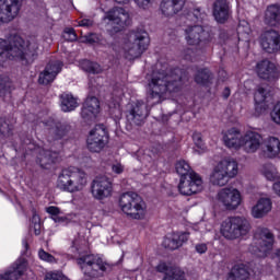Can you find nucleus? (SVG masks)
Instances as JSON below:
<instances>
[{
	"instance_id": "1",
	"label": "nucleus",
	"mask_w": 280,
	"mask_h": 280,
	"mask_svg": "<svg viewBox=\"0 0 280 280\" xmlns=\"http://www.w3.org/2000/svg\"><path fill=\"white\" fill-rule=\"evenodd\" d=\"M38 50V43L26 42L19 35H11L8 40L0 38V67L9 60H16L22 65L34 62Z\"/></svg>"
},
{
	"instance_id": "2",
	"label": "nucleus",
	"mask_w": 280,
	"mask_h": 280,
	"mask_svg": "<svg viewBox=\"0 0 280 280\" xmlns=\"http://www.w3.org/2000/svg\"><path fill=\"white\" fill-rule=\"evenodd\" d=\"M179 73V69H175L172 74H165V72L153 73V77L148 84V91L150 97L156 100L155 104L161 102L163 97H167V95L180 91V82L183 78L178 75Z\"/></svg>"
},
{
	"instance_id": "3",
	"label": "nucleus",
	"mask_w": 280,
	"mask_h": 280,
	"mask_svg": "<svg viewBox=\"0 0 280 280\" xmlns=\"http://www.w3.org/2000/svg\"><path fill=\"white\" fill-rule=\"evenodd\" d=\"M89 185V176L78 167L70 166L61 171L57 179V187L68 194H78Z\"/></svg>"
},
{
	"instance_id": "4",
	"label": "nucleus",
	"mask_w": 280,
	"mask_h": 280,
	"mask_svg": "<svg viewBox=\"0 0 280 280\" xmlns=\"http://www.w3.org/2000/svg\"><path fill=\"white\" fill-rule=\"evenodd\" d=\"M238 174L240 163L233 158H222L214 164L210 173V183L217 187H224Z\"/></svg>"
},
{
	"instance_id": "5",
	"label": "nucleus",
	"mask_w": 280,
	"mask_h": 280,
	"mask_svg": "<svg viewBox=\"0 0 280 280\" xmlns=\"http://www.w3.org/2000/svg\"><path fill=\"white\" fill-rule=\"evenodd\" d=\"M118 207L132 220H144L148 215V205L137 192H124L118 200Z\"/></svg>"
},
{
	"instance_id": "6",
	"label": "nucleus",
	"mask_w": 280,
	"mask_h": 280,
	"mask_svg": "<svg viewBox=\"0 0 280 280\" xmlns=\"http://www.w3.org/2000/svg\"><path fill=\"white\" fill-rule=\"evenodd\" d=\"M150 45V37L145 31H132L127 35L122 45V51L127 60L139 58Z\"/></svg>"
},
{
	"instance_id": "7",
	"label": "nucleus",
	"mask_w": 280,
	"mask_h": 280,
	"mask_svg": "<svg viewBox=\"0 0 280 280\" xmlns=\"http://www.w3.org/2000/svg\"><path fill=\"white\" fill-rule=\"evenodd\" d=\"M250 232V222L245 217H230L221 223L220 233L225 240H240Z\"/></svg>"
},
{
	"instance_id": "8",
	"label": "nucleus",
	"mask_w": 280,
	"mask_h": 280,
	"mask_svg": "<svg viewBox=\"0 0 280 280\" xmlns=\"http://www.w3.org/2000/svg\"><path fill=\"white\" fill-rule=\"evenodd\" d=\"M220 207H223L226 211H237L242 207L244 198L242 191L235 187H225L218 191L215 197Z\"/></svg>"
},
{
	"instance_id": "9",
	"label": "nucleus",
	"mask_w": 280,
	"mask_h": 280,
	"mask_svg": "<svg viewBox=\"0 0 280 280\" xmlns=\"http://www.w3.org/2000/svg\"><path fill=\"white\" fill-rule=\"evenodd\" d=\"M255 238H258L256 243L258 247H252L250 253L256 257H267L268 253L272 250V244H275V236L270 233V230L266 228H259L255 234Z\"/></svg>"
},
{
	"instance_id": "10",
	"label": "nucleus",
	"mask_w": 280,
	"mask_h": 280,
	"mask_svg": "<svg viewBox=\"0 0 280 280\" xmlns=\"http://www.w3.org/2000/svg\"><path fill=\"white\" fill-rule=\"evenodd\" d=\"M108 144V132L104 126L98 125L92 129L86 139L90 152H102Z\"/></svg>"
},
{
	"instance_id": "11",
	"label": "nucleus",
	"mask_w": 280,
	"mask_h": 280,
	"mask_svg": "<svg viewBox=\"0 0 280 280\" xmlns=\"http://www.w3.org/2000/svg\"><path fill=\"white\" fill-rule=\"evenodd\" d=\"M91 194L95 200H106L113 196V182L106 176H97L91 184Z\"/></svg>"
},
{
	"instance_id": "12",
	"label": "nucleus",
	"mask_w": 280,
	"mask_h": 280,
	"mask_svg": "<svg viewBox=\"0 0 280 280\" xmlns=\"http://www.w3.org/2000/svg\"><path fill=\"white\" fill-rule=\"evenodd\" d=\"M178 190L183 196H192L202 191V177L196 172L189 173L186 177H180Z\"/></svg>"
},
{
	"instance_id": "13",
	"label": "nucleus",
	"mask_w": 280,
	"mask_h": 280,
	"mask_svg": "<svg viewBox=\"0 0 280 280\" xmlns=\"http://www.w3.org/2000/svg\"><path fill=\"white\" fill-rule=\"evenodd\" d=\"M78 264L84 272V275H90V277H95L97 273L95 272H104L106 271V262L100 258V256L95 255H86L78 259Z\"/></svg>"
},
{
	"instance_id": "14",
	"label": "nucleus",
	"mask_w": 280,
	"mask_h": 280,
	"mask_svg": "<svg viewBox=\"0 0 280 280\" xmlns=\"http://www.w3.org/2000/svg\"><path fill=\"white\" fill-rule=\"evenodd\" d=\"M104 21H108L114 32H119L126 25H130V14L122 8L116 7L105 15Z\"/></svg>"
},
{
	"instance_id": "15",
	"label": "nucleus",
	"mask_w": 280,
	"mask_h": 280,
	"mask_svg": "<svg viewBox=\"0 0 280 280\" xmlns=\"http://www.w3.org/2000/svg\"><path fill=\"white\" fill-rule=\"evenodd\" d=\"M23 0H0V23H10L19 16Z\"/></svg>"
},
{
	"instance_id": "16",
	"label": "nucleus",
	"mask_w": 280,
	"mask_h": 280,
	"mask_svg": "<svg viewBox=\"0 0 280 280\" xmlns=\"http://www.w3.org/2000/svg\"><path fill=\"white\" fill-rule=\"evenodd\" d=\"M264 145V137L255 130H247L243 135V150L246 154H255Z\"/></svg>"
},
{
	"instance_id": "17",
	"label": "nucleus",
	"mask_w": 280,
	"mask_h": 280,
	"mask_svg": "<svg viewBox=\"0 0 280 280\" xmlns=\"http://www.w3.org/2000/svg\"><path fill=\"white\" fill-rule=\"evenodd\" d=\"M187 25L188 27L185 30V40L187 45L195 47L200 45V43H205V40H209V33H207L202 26H191L189 22H187Z\"/></svg>"
},
{
	"instance_id": "18",
	"label": "nucleus",
	"mask_w": 280,
	"mask_h": 280,
	"mask_svg": "<svg viewBox=\"0 0 280 280\" xmlns=\"http://www.w3.org/2000/svg\"><path fill=\"white\" fill-rule=\"evenodd\" d=\"M255 102V110L254 117H261V115H266L268 113V108H270V94L268 90L264 88H258L254 94Z\"/></svg>"
},
{
	"instance_id": "19",
	"label": "nucleus",
	"mask_w": 280,
	"mask_h": 280,
	"mask_svg": "<svg viewBox=\"0 0 280 280\" xmlns=\"http://www.w3.org/2000/svg\"><path fill=\"white\" fill-rule=\"evenodd\" d=\"M27 272V260L19 258L4 272H0V280H19Z\"/></svg>"
},
{
	"instance_id": "20",
	"label": "nucleus",
	"mask_w": 280,
	"mask_h": 280,
	"mask_svg": "<svg viewBox=\"0 0 280 280\" xmlns=\"http://www.w3.org/2000/svg\"><path fill=\"white\" fill-rule=\"evenodd\" d=\"M260 46L267 54H275L280 49V35L277 31H265L260 36Z\"/></svg>"
},
{
	"instance_id": "21",
	"label": "nucleus",
	"mask_w": 280,
	"mask_h": 280,
	"mask_svg": "<svg viewBox=\"0 0 280 280\" xmlns=\"http://www.w3.org/2000/svg\"><path fill=\"white\" fill-rule=\"evenodd\" d=\"M129 112L127 114L128 121H132L136 126H141V122L148 117V109L143 102L138 101L128 105Z\"/></svg>"
},
{
	"instance_id": "22",
	"label": "nucleus",
	"mask_w": 280,
	"mask_h": 280,
	"mask_svg": "<svg viewBox=\"0 0 280 280\" xmlns=\"http://www.w3.org/2000/svg\"><path fill=\"white\" fill-rule=\"evenodd\" d=\"M256 73L261 80H277L279 78V69L270 60L259 61L256 65Z\"/></svg>"
},
{
	"instance_id": "23",
	"label": "nucleus",
	"mask_w": 280,
	"mask_h": 280,
	"mask_svg": "<svg viewBox=\"0 0 280 280\" xmlns=\"http://www.w3.org/2000/svg\"><path fill=\"white\" fill-rule=\"evenodd\" d=\"M62 71V62L51 61L43 72H40L38 82L39 84H51L56 80V75Z\"/></svg>"
},
{
	"instance_id": "24",
	"label": "nucleus",
	"mask_w": 280,
	"mask_h": 280,
	"mask_svg": "<svg viewBox=\"0 0 280 280\" xmlns=\"http://www.w3.org/2000/svg\"><path fill=\"white\" fill-rule=\"evenodd\" d=\"M100 115V100L95 96L88 97L81 110V117L85 121L93 120Z\"/></svg>"
},
{
	"instance_id": "25",
	"label": "nucleus",
	"mask_w": 280,
	"mask_h": 280,
	"mask_svg": "<svg viewBox=\"0 0 280 280\" xmlns=\"http://www.w3.org/2000/svg\"><path fill=\"white\" fill-rule=\"evenodd\" d=\"M223 142L230 150H240L244 143V136L238 129L232 128L223 133Z\"/></svg>"
},
{
	"instance_id": "26",
	"label": "nucleus",
	"mask_w": 280,
	"mask_h": 280,
	"mask_svg": "<svg viewBox=\"0 0 280 280\" xmlns=\"http://www.w3.org/2000/svg\"><path fill=\"white\" fill-rule=\"evenodd\" d=\"M35 154L37 155V163L44 170H50L51 165L58 161V153L51 151H45V149L35 148Z\"/></svg>"
},
{
	"instance_id": "27",
	"label": "nucleus",
	"mask_w": 280,
	"mask_h": 280,
	"mask_svg": "<svg viewBox=\"0 0 280 280\" xmlns=\"http://www.w3.org/2000/svg\"><path fill=\"white\" fill-rule=\"evenodd\" d=\"M262 152L267 159H277V155L280 154V140L277 137H268L262 139Z\"/></svg>"
},
{
	"instance_id": "28",
	"label": "nucleus",
	"mask_w": 280,
	"mask_h": 280,
	"mask_svg": "<svg viewBox=\"0 0 280 280\" xmlns=\"http://www.w3.org/2000/svg\"><path fill=\"white\" fill-rule=\"evenodd\" d=\"M213 16L218 23H224L229 21L231 16V8L226 0H217L213 4Z\"/></svg>"
},
{
	"instance_id": "29",
	"label": "nucleus",
	"mask_w": 280,
	"mask_h": 280,
	"mask_svg": "<svg viewBox=\"0 0 280 280\" xmlns=\"http://www.w3.org/2000/svg\"><path fill=\"white\" fill-rule=\"evenodd\" d=\"M272 211V201L269 198H260L255 206L252 207V215L256 220L265 218Z\"/></svg>"
},
{
	"instance_id": "30",
	"label": "nucleus",
	"mask_w": 280,
	"mask_h": 280,
	"mask_svg": "<svg viewBox=\"0 0 280 280\" xmlns=\"http://www.w3.org/2000/svg\"><path fill=\"white\" fill-rule=\"evenodd\" d=\"M185 5V0H163L161 3L162 14L165 16H173L183 10Z\"/></svg>"
},
{
	"instance_id": "31",
	"label": "nucleus",
	"mask_w": 280,
	"mask_h": 280,
	"mask_svg": "<svg viewBox=\"0 0 280 280\" xmlns=\"http://www.w3.org/2000/svg\"><path fill=\"white\" fill-rule=\"evenodd\" d=\"M249 278L250 272L248 271V267L244 264H237L232 268L228 280H248Z\"/></svg>"
},
{
	"instance_id": "32",
	"label": "nucleus",
	"mask_w": 280,
	"mask_h": 280,
	"mask_svg": "<svg viewBox=\"0 0 280 280\" xmlns=\"http://www.w3.org/2000/svg\"><path fill=\"white\" fill-rule=\"evenodd\" d=\"M265 22L267 25L275 27L280 24V8L277 4L269 5L265 13Z\"/></svg>"
},
{
	"instance_id": "33",
	"label": "nucleus",
	"mask_w": 280,
	"mask_h": 280,
	"mask_svg": "<svg viewBox=\"0 0 280 280\" xmlns=\"http://www.w3.org/2000/svg\"><path fill=\"white\" fill-rule=\"evenodd\" d=\"M46 212H48L56 224H69L71 222V215H62V211L56 206L47 207Z\"/></svg>"
},
{
	"instance_id": "34",
	"label": "nucleus",
	"mask_w": 280,
	"mask_h": 280,
	"mask_svg": "<svg viewBox=\"0 0 280 280\" xmlns=\"http://www.w3.org/2000/svg\"><path fill=\"white\" fill-rule=\"evenodd\" d=\"M61 110L63 113H71V110H74L78 108V98L73 96V94H61Z\"/></svg>"
},
{
	"instance_id": "35",
	"label": "nucleus",
	"mask_w": 280,
	"mask_h": 280,
	"mask_svg": "<svg viewBox=\"0 0 280 280\" xmlns=\"http://www.w3.org/2000/svg\"><path fill=\"white\" fill-rule=\"evenodd\" d=\"M163 245L170 250H176V248H180V242H178V234L173 233L167 235L164 238Z\"/></svg>"
},
{
	"instance_id": "36",
	"label": "nucleus",
	"mask_w": 280,
	"mask_h": 280,
	"mask_svg": "<svg viewBox=\"0 0 280 280\" xmlns=\"http://www.w3.org/2000/svg\"><path fill=\"white\" fill-rule=\"evenodd\" d=\"M80 67L88 73H100V71H102V67L97 62L89 61L86 59L80 62Z\"/></svg>"
},
{
	"instance_id": "37",
	"label": "nucleus",
	"mask_w": 280,
	"mask_h": 280,
	"mask_svg": "<svg viewBox=\"0 0 280 280\" xmlns=\"http://www.w3.org/2000/svg\"><path fill=\"white\" fill-rule=\"evenodd\" d=\"M175 170L177 174L180 176V178L189 176V174L192 172L191 166H189V163H187L185 160H179L176 163Z\"/></svg>"
},
{
	"instance_id": "38",
	"label": "nucleus",
	"mask_w": 280,
	"mask_h": 280,
	"mask_svg": "<svg viewBox=\"0 0 280 280\" xmlns=\"http://www.w3.org/2000/svg\"><path fill=\"white\" fill-rule=\"evenodd\" d=\"M262 174L267 178V180H277L279 178V173L277 172V167L272 164H267L262 167Z\"/></svg>"
},
{
	"instance_id": "39",
	"label": "nucleus",
	"mask_w": 280,
	"mask_h": 280,
	"mask_svg": "<svg viewBox=\"0 0 280 280\" xmlns=\"http://www.w3.org/2000/svg\"><path fill=\"white\" fill-rule=\"evenodd\" d=\"M195 82L197 84H207L211 82V72L209 69L199 70L195 77Z\"/></svg>"
},
{
	"instance_id": "40",
	"label": "nucleus",
	"mask_w": 280,
	"mask_h": 280,
	"mask_svg": "<svg viewBox=\"0 0 280 280\" xmlns=\"http://www.w3.org/2000/svg\"><path fill=\"white\" fill-rule=\"evenodd\" d=\"M270 119L277 126H280V101H278L270 110Z\"/></svg>"
},
{
	"instance_id": "41",
	"label": "nucleus",
	"mask_w": 280,
	"mask_h": 280,
	"mask_svg": "<svg viewBox=\"0 0 280 280\" xmlns=\"http://www.w3.org/2000/svg\"><path fill=\"white\" fill-rule=\"evenodd\" d=\"M192 139L196 145L195 152L197 154H202V152L207 151V147L205 145V142H202V138L200 137V135L195 133L192 136Z\"/></svg>"
},
{
	"instance_id": "42",
	"label": "nucleus",
	"mask_w": 280,
	"mask_h": 280,
	"mask_svg": "<svg viewBox=\"0 0 280 280\" xmlns=\"http://www.w3.org/2000/svg\"><path fill=\"white\" fill-rule=\"evenodd\" d=\"M30 226L31 231H34L35 235H40V217L36 214V212L33 213Z\"/></svg>"
},
{
	"instance_id": "43",
	"label": "nucleus",
	"mask_w": 280,
	"mask_h": 280,
	"mask_svg": "<svg viewBox=\"0 0 280 280\" xmlns=\"http://www.w3.org/2000/svg\"><path fill=\"white\" fill-rule=\"evenodd\" d=\"M102 40V35L90 33L81 38V43H88L89 45H95V43H100Z\"/></svg>"
},
{
	"instance_id": "44",
	"label": "nucleus",
	"mask_w": 280,
	"mask_h": 280,
	"mask_svg": "<svg viewBox=\"0 0 280 280\" xmlns=\"http://www.w3.org/2000/svg\"><path fill=\"white\" fill-rule=\"evenodd\" d=\"M119 102H121V96L116 98L115 103L109 104V108L113 115L116 117V119H119V117H121V108H120Z\"/></svg>"
},
{
	"instance_id": "45",
	"label": "nucleus",
	"mask_w": 280,
	"mask_h": 280,
	"mask_svg": "<svg viewBox=\"0 0 280 280\" xmlns=\"http://www.w3.org/2000/svg\"><path fill=\"white\" fill-rule=\"evenodd\" d=\"M116 3H129L130 0H115ZM135 3L142 8V10H147V8H150L152 5V0H135Z\"/></svg>"
},
{
	"instance_id": "46",
	"label": "nucleus",
	"mask_w": 280,
	"mask_h": 280,
	"mask_svg": "<svg viewBox=\"0 0 280 280\" xmlns=\"http://www.w3.org/2000/svg\"><path fill=\"white\" fill-rule=\"evenodd\" d=\"M187 21L192 23H198L200 19H202V14L200 13V9H194L192 11L188 12L186 15Z\"/></svg>"
},
{
	"instance_id": "47",
	"label": "nucleus",
	"mask_w": 280,
	"mask_h": 280,
	"mask_svg": "<svg viewBox=\"0 0 280 280\" xmlns=\"http://www.w3.org/2000/svg\"><path fill=\"white\" fill-rule=\"evenodd\" d=\"M62 37L65 40H70L71 43H73V40H78V34H75V30L71 27L65 28Z\"/></svg>"
},
{
	"instance_id": "48",
	"label": "nucleus",
	"mask_w": 280,
	"mask_h": 280,
	"mask_svg": "<svg viewBox=\"0 0 280 280\" xmlns=\"http://www.w3.org/2000/svg\"><path fill=\"white\" fill-rule=\"evenodd\" d=\"M38 257L42 261H46L47 264H56V258L51 254L45 252V249L38 252Z\"/></svg>"
},
{
	"instance_id": "49",
	"label": "nucleus",
	"mask_w": 280,
	"mask_h": 280,
	"mask_svg": "<svg viewBox=\"0 0 280 280\" xmlns=\"http://www.w3.org/2000/svg\"><path fill=\"white\" fill-rule=\"evenodd\" d=\"M9 88H10V79L8 77L0 75V97L1 95H5L8 93Z\"/></svg>"
},
{
	"instance_id": "50",
	"label": "nucleus",
	"mask_w": 280,
	"mask_h": 280,
	"mask_svg": "<svg viewBox=\"0 0 280 280\" xmlns=\"http://www.w3.org/2000/svg\"><path fill=\"white\" fill-rule=\"evenodd\" d=\"M12 132V126H10L4 118L0 117V135H10Z\"/></svg>"
},
{
	"instance_id": "51",
	"label": "nucleus",
	"mask_w": 280,
	"mask_h": 280,
	"mask_svg": "<svg viewBox=\"0 0 280 280\" xmlns=\"http://www.w3.org/2000/svg\"><path fill=\"white\" fill-rule=\"evenodd\" d=\"M45 280H69L62 272H48Z\"/></svg>"
},
{
	"instance_id": "52",
	"label": "nucleus",
	"mask_w": 280,
	"mask_h": 280,
	"mask_svg": "<svg viewBox=\"0 0 280 280\" xmlns=\"http://www.w3.org/2000/svg\"><path fill=\"white\" fill-rule=\"evenodd\" d=\"M125 167L121 165V162H114L112 164V172L114 174H124Z\"/></svg>"
},
{
	"instance_id": "53",
	"label": "nucleus",
	"mask_w": 280,
	"mask_h": 280,
	"mask_svg": "<svg viewBox=\"0 0 280 280\" xmlns=\"http://www.w3.org/2000/svg\"><path fill=\"white\" fill-rule=\"evenodd\" d=\"M175 234H178L177 242L180 243V246H183V244L189 240V233L187 232H176Z\"/></svg>"
},
{
	"instance_id": "54",
	"label": "nucleus",
	"mask_w": 280,
	"mask_h": 280,
	"mask_svg": "<svg viewBox=\"0 0 280 280\" xmlns=\"http://www.w3.org/2000/svg\"><path fill=\"white\" fill-rule=\"evenodd\" d=\"M195 248L197 253H199V255H205V253H207L208 250L207 244L205 243L197 244Z\"/></svg>"
},
{
	"instance_id": "55",
	"label": "nucleus",
	"mask_w": 280,
	"mask_h": 280,
	"mask_svg": "<svg viewBox=\"0 0 280 280\" xmlns=\"http://www.w3.org/2000/svg\"><path fill=\"white\" fill-rule=\"evenodd\" d=\"M79 25L80 27H91V25H93V21L84 19L79 22Z\"/></svg>"
},
{
	"instance_id": "56",
	"label": "nucleus",
	"mask_w": 280,
	"mask_h": 280,
	"mask_svg": "<svg viewBox=\"0 0 280 280\" xmlns=\"http://www.w3.org/2000/svg\"><path fill=\"white\" fill-rule=\"evenodd\" d=\"M244 25H246V26H245V32L248 33V23H247V22H244V21L241 22L240 25H238V28H237V32H238V33L242 32V26H244Z\"/></svg>"
},
{
	"instance_id": "57",
	"label": "nucleus",
	"mask_w": 280,
	"mask_h": 280,
	"mask_svg": "<svg viewBox=\"0 0 280 280\" xmlns=\"http://www.w3.org/2000/svg\"><path fill=\"white\" fill-rule=\"evenodd\" d=\"M275 259H276V261H279V264H280V249H278V250L276 252Z\"/></svg>"
},
{
	"instance_id": "58",
	"label": "nucleus",
	"mask_w": 280,
	"mask_h": 280,
	"mask_svg": "<svg viewBox=\"0 0 280 280\" xmlns=\"http://www.w3.org/2000/svg\"><path fill=\"white\" fill-rule=\"evenodd\" d=\"M22 246L25 248V250H27V248H28L27 241L23 240Z\"/></svg>"
},
{
	"instance_id": "59",
	"label": "nucleus",
	"mask_w": 280,
	"mask_h": 280,
	"mask_svg": "<svg viewBox=\"0 0 280 280\" xmlns=\"http://www.w3.org/2000/svg\"><path fill=\"white\" fill-rule=\"evenodd\" d=\"M224 95H225V97H229L231 95V90L226 89Z\"/></svg>"
},
{
	"instance_id": "60",
	"label": "nucleus",
	"mask_w": 280,
	"mask_h": 280,
	"mask_svg": "<svg viewBox=\"0 0 280 280\" xmlns=\"http://www.w3.org/2000/svg\"><path fill=\"white\" fill-rule=\"evenodd\" d=\"M32 145H34V144H30V145H28V150H32Z\"/></svg>"
}]
</instances>
